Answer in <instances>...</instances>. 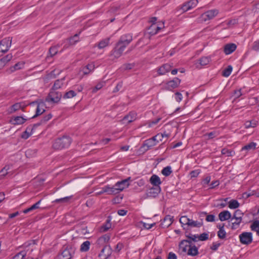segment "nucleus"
I'll return each instance as SVG.
<instances>
[{"label": "nucleus", "instance_id": "obj_21", "mask_svg": "<svg viewBox=\"0 0 259 259\" xmlns=\"http://www.w3.org/2000/svg\"><path fill=\"white\" fill-rule=\"evenodd\" d=\"M27 118H25L22 116H15L11 119V122L14 125H20L24 123Z\"/></svg>", "mask_w": 259, "mask_h": 259}, {"label": "nucleus", "instance_id": "obj_23", "mask_svg": "<svg viewBox=\"0 0 259 259\" xmlns=\"http://www.w3.org/2000/svg\"><path fill=\"white\" fill-rule=\"evenodd\" d=\"M156 145V142L155 141L154 138L152 137V138L145 141L143 146L144 147H146L147 150H148Z\"/></svg>", "mask_w": 259, "mask_h": 259}, {"label": "nucleus", "instance_id": "obj_57", "mask_svg": "<svg viewBox=\"0 0 259 259\" xmlns=\"http://www.w3.org/2000/svg\"><path fill=\"white\" fill-rule=\"evenodd\" d=\"M255 191H252L250 192H245L243 194V197L248 198L251 196H255Z\"/></svg>", "mask_w": 259, "mask_h": 259}, {"label": "nucleus", "instance_id": "obj_1", "mask_svg": "<svg viewBox=\"0 0 259 259\" xmlns=\"http://www.w3.org/2000/svg\"><path fill=\"white\" fill-rule=\"evenodd\" d=\"M132 40L133 36L131 34H125L121 35L115 48L112 51L111 56H113L114 58L116 59L120 57L125 48Z\"/></svg>", "mask_w": 259, "mask_h": 259}, {"label": "nucleus", "instance_id": "obj_34", "mask_svg": "<svg viewBox=\"0 0 259 259\" xmlns=\"http://www.w3.org/2000/svg\"><path fill=\"white\" fill-rule=\"evenodd\" d=\"M229 207L231 209H236L239 206V203L234 199L230 200L229 203Z\"/></svg>", "mask_w": 259, "mask_h": 259}, {"label": "nucleus", "instance_id": "obj_64", "mask_svg": "<svg viewBox=\"0 0 259 259\" xmlns=\"http://www.w3.org/2000/svg\"><path fill=\"white\" fill-rule=\"evenodd\" d=\"M177 257L175 253L170 252L168 253L167 259H177Z\"/></svg>", "mask_w": 259, "mask_h": 259}, {"label": "nucleus", "instance_id": "obj_58", "mask_svg": "<svg viewBox=\"0 0 259 259\" xmlns=\"http://www.w3.org/2000/svg\"><path fill=\"white\" fill-rule=\"evenodd\" d=\"M175 96H176L175 99L177 102H180V101H182V98H183V96L180 93H179V92L176 93Z\"/></svg>", "mask_w": 259, "mask_h": 259}, {"label": "nucleus", "instance_id": "obj_45", "mask_svg": "<svg viewBox=\"0 0 259 259\" xmlns=\"http://www.w3.org/2000/svg\"><path fill=\"white\" fill-rule=\"evenodd\" d=\"M10 166L9 165L5 166L0 171L1 176L5 177L7 175H8L10 172L8 170L10 169Z\"/></svg>", "mask_w": 259, "mask_h": 259}, {"label": "nucleus", "instance_id": "obj_42", "mask_svg": "<svg viewBox=\"0 0 259 259\" xmlns=\"http://www.w3.org/2000/svg\"><path fill=\"white\" fill-rule=\"evenodd\" d=\"M36 153V150L35 149H27L25 152V155L27 157H31L35 155Z\"/></svg>", "mask_w": 259, "mask_h": 259}, {"label": "nucleus", "instance_id": "obj_47", "mask_svg": "<svg viewBox=\"0 0 259 259\" xmlns=\"http://www.w3.org/2000/svg\"><path fill=\"white\" fill-rule=\"evenodd\" d=\"M250 228L252 231L256 232L259 230V221H255L251 224Z\"/></svg>", "mask_w": 259, "mask_h": 259}, {"label": "nucleus", "instance_id": "obj_15", "mask_svg": "<svg viewBox=\"0 0 259 259\" xmlns=\"http://www.w3.org/2000/svg\"><path fill=\"white\" fill-rule=\"evenodd\" d=\"M24 107L25 105L24 103H16L9 108L8 109V112L9 114H12L20 109L23 110Z\"/></svg>", "mask_w": 259, "mask_h": 259}, {"label": "nucleus", "instance_id": "obj_22", "mask_svg": "<svg viewBox=\"0 0 259 259\" xmlns=\"http://www.w3.org/2000/svg\"><path fill=\"white\" fill-rule=\"evenodd\" d=\"M172 221L173 217L167 215L165 217L161 224L163 227H168L172 223Z\"/></svg>", "mask_w": 259, "mask_h": 259}, {"label": "nucleus", "instance_id": "obj_39", "mask_svg": "<svg viewBox=\"0 0 259 259\" xmlns=\"http://www.w3.org/2000/svg\"><path fill=\"white\" fill-rule=\"evenodd\" d=\"M73 196L71 195L69 196L65 197L60 199H57L55 200V202L58 203H67L72 198Z\"/></svg>", "mask_w": 259, "mask_h": 259}, {"label": "nucleus", "instance_id": "obj_28", "mask_svg": "<svg viewBox=\"0 0 259 259\" xmlns=\"http://www.w3.org/2000/svg\"><path fill=\"white\" fill-rule=\"evenodd\" d=\"M107 189H108V194L109 195H115L119 193V192L115 186L114 185L112 187H110L109 185H107Z\"/></svg>", "mask_w": 259, "mask_h": 259}, {"label": "nucleus", "instance_id": "obj_55", "mask_svg": "<svg viewBox=\"0 0 259 259\" xmlns=\"http://www.w3.org/2000/svg\"><path fill=\"white\" fill-rule=\"evenodd\" d=\"M104 82H100L97 84L96 87L93 89V92H96L97 91L101 89L104 85Z\"/></svg>", "mask_w": 259, "mask_h": 259}, {"label": "nucleus", "instance_id": "obj_30", "mask_svg": "<svg viewBox=\"0 0 259 259\" xmlns=\"http://www.w3.org/2000/svg\"><path fill=\"white\" fill-rule=\"evenodd\" d=\"M258 122L255 120H252L251 121H247L245 122L244 125L246 128L250 127H254L257 124Z\"/></svg>", "mask_w": 259, "mask_h": 259}, {"label": "nucleus", "instance_id": "obj_49", "mask_svg": "<svg viewBox=\"0 0 259 259\" xmlns=\"http://www.w3.org/2000/svg\"><path fill=\"white\" fill-rule=\"evenodd\" d=\"M164 137V135L162 134H158L155 136L153 137L154 140L155 142H156V144L159 142L160 141H161L162 140V138Z\"/></svg>", "mask_w": 259, "mask_h": 259}, {"label": "nucleus", "instance_id": "obj_60", "mask_svg": "<svg viewBox=\"0 0 259 259\" xmlns=\"http://www.w3.org/2000/svg\"><path fill=\"white\" fill-rule=\"evenodd\" d=\"M215 216L213 214H208L206 216V221L209 222H212L214 221Z\"/></svg>", "mask_w": 259, "mask_h": 259}, {"label": "nucleus", "instance_id": "obj_24", "mask_svg": "<svg viewBox=\"0 0 259 259\" xmlns=\"http://www.w3.org/2000/svg\"><path fill=\"white\" fill-rule=\"evenodd\" d=\"M110 38L107 37L101 40L97 45L99 49H102L109 45Z\"/></svg>", "mask_w": 259, "mask_h": 259}, {"label": "nucleus", "instance_id": "obj_40", "mask_svg": "<svg viewBox=\"0 0 259 259\" xmlns=\"http://www.w3.org/2000/svg\"><path fill=\"white\" fill-rule=\"evenodd\" d=\"M52 117V115L51 114H48L46 116H44L43 118L41 120L40 123L34 124L33 126L36 127L38 125H39L40 124H43L47 122L48 120H49Z\"/></svg>", "mask_w": 259, "mask_h": 259}, {"label": "nucleus", "instance_id": "obj_52", "mask_svg": "<svg viewBox=\"0 0 259 259\" xmlns=\"http://www.w3.org/2000/svg\"><path fill=\"white\" fill-rule=\"evenodd\" d=\"M222 154H223V155H226L227 156H231L232 155V151L227 149H226V148H224L222 150Z\"/></svg>", "mask_w": 259, "mask_h": 259}, {"label": "nucleus", "instance_id": "obj_9", "mask_svg": "<svg viewBox=\"0 0 259 259\" xmlns=\"http://www.w3.org/2000/svg\"><path fill=\"white\" fill-rule=\"evenodd\" d=\"M74 252L72 248H66L58 255V259H71Z\"/></svg>", "mask_w": 259, "mask_h": 259}, {"label": "nucleus", "instance_id": "obj_8", "mask_svg": "<svg viewBox=\"0 0 259 259\" xmlns=\"http://www.w3.org/2000/svg\"><path fill=\"white\" fill-rule=\"evenodd\" d=\"M61 97V93L52 91L46 98V101L48 102L57 103L59 101Z\"/></svg>", "mask_w": 259, "mask_h": 259}, {"label": "nucleus", "instance_id": "obj_29", "mask_svg": "<svg viewBox=\"0 0 259 259\" xmlns=\"http://www.w3.org/2000/svg\"><path fill=\"white\" fill-rule=\"evenodd\" d=\"M256 143L254 142H251L248 144L244 146L242 148L241 150H254L256 148Z\"/></svg>", "mask_w": 259, "mask_h": 259}, {"label": "nucleus", "instance_id": "obj_18", "mask_svg": "<svg viewBox=\"0 0 259 259\" xmlns=\"http://www.w3.org/2000/svg\"><path fill=\"white\" fill-rule=\"evenodd\" d=\"M45 104L44 102H39L37 104V108L36 109V114L32 118H34L39 115H41L45 111Z\"/></svg>", "mask_w": 259, "mask_h": 259}, {"label": "nucleus", "instance_id": "obj_4", "mask_svg": "<svg viewBox=\"0 0 259 259\" xmlns=\"http://www.w3.org/2000/svg\"><path fill=\"white\" fill-rule=\"evenodd\" d=\"M12 44V38L6 37L0 41V56L7 52Z\"/></svg>", "mask_w": 259, "mask_h": 259}, {"label": "nucleus", "instance_id": "obj_36", "mask_svg": "<svg viewBox=\"0 0 259 259\" xmlns=\"http://www.w3.org/2000/svg\"><path fill=\"white\" fill-rule=\"evenodd\" d=\"M199 61L201 66H205L209 64L210 61V58L208 57H203L199 59Z\"/></svg>", "mask_w": 259, "mask_h": 259}, {"label": "nucleus", "instance_id": "obj_44", "mask_svg": "<svg viewBox=\"0 0 259 259\" xmlns=\"http://www.w3.org/2000/svg\"><path fill=\"white\" fill-rule=\"evenodd\" d=\"M232 71V67L229 65L223 71V75L225 77H228L231 74Z\"/></svg>", "mask_w": 259, "mask_h": 259}, {"label": "nucleus", "instance_id": "obj_37", "mask_svg": "<svg viewBox=\"0 0 259 259\" xmlns=\"http://www.w3.org/2000/svg\"><path fill=\"white\" fill-rule=\"evenodd\" d=\"M162 174L165 176L167 177L169 176L172 173L171 168L169 166H167L164 167L161 171Z\"/></svg>", "mask_w": 259, "mask_h": 259}, {"label": "nucleus", "instance_id": "obj_17", "mask_svg": "<svg viewBox=\"0 0 259 259\" xmlns=\"http://www.w3.org/2000/svg\"><path fill=\"white\" fill-rule=\"evenodd\" d=\"M136 118V113L134 112H131L128 115L124 117V118L122 119V121L124 123H129L135 120Z\"/></svg>", "mask_w": 259, "mask_h": 259}, {"label": "nucleus", "instance_id": "obj_19", "mask_svg": "<svg viewBox=\"0 0 259 259\" xmlns=\"http://www.w3.org/2000/svg\"><path fill=\"white\" fill-rule=\"evenodd\" d=\"M150 183L154 186V187H160V185L161 184V181L159 177L156 175H153L149 180Z\"/></svg>", "mask_w": 259, "mask_h": 259}, {"label": "nucleus", "instance_id": "obj_46", "mask_svg": "<svg viewBox=\"0 0 259 259\" xmlns=\"http://www.w3.org/2000/svg\"><path fill=\"white\" fill-rule=\"evenodd\" d=\"M58 46H53L50 48L49 49V53L51 57L55 55L58 52Z\"/></svg>", "mask_w": 259, "mask_h": 259}, {"label": "nucleus", "instance_id": "obj_33", "mask_svg": "<svg viewBox=\"0 0 259 259\" xmlns=\"http://www.w3.org/2000/svg\"><path fill=\"white\" fill-rule=\"evenodd\" d=\"M111 227V224L109 220H107L105 224H104L101 228V231L103 232H106Z\"/></svg>", "mask_w": 259, "mask_h": 259}, {"label": "nucleus", "instance_id": "obj_11", "mask_svg": "<svg viewBox=\"0 0 259 259\" xmlns=\"http://www.w3.org/2000/svg\"><path fill=\"white\" fill-rule=\"evenodd\" d=\"M164 27V23L162 22L159 24L156 23H153L149 27L148 31L149 33L151 35H154L156 34L160 29Z\"/></svg>", "mask_w": 259, "mask_h": 259}, {"label": "nucleus", "instance_id": "obj_38", "mask_svg": "<svg viewBox=\"0 0 259 259\" xmlns=\"http://www.w3.org/2000/svg\"><path fill=\"white\" fill-rule=\"evenodd\" d=\"M63 80H64V78L61 79L60 80L58 79V80H56V81L55 82L54 85L53 87V90H57L58 89H60L63 84Z\"/></svg>", "mask_w": 259, "mask_h": 259}, {"label": "nucleus", "instance_id": "obj_26", "mask_svg": "<svg viewBox=\"0 0 259 259\" xmlns=\"http://www.w3.org/2000/svg\"><path fill=\"white\" fill-rule=\"evenodd\" d=\"M91 245V242L89 241H85L83 242L81 245L80 248V250L81 252H86L88 251Z\"/></svg>", "mask_w": 259, "mask_h": 259}, {"label": "nucleus", "instance_id": "obj_54", "mask_svg": "<svg viewBox=\"0 0 259 259\" xmlns=\"http://www.w3.org/2000/svg\"><path fill=\"white\" fill-rule=\"evenodd\" d=\"M78 34H76L73 37H71L70 39V42L71 44H74L75 42L78 41Z\"/></svg>", "mask_w": 259, "mask_h": 259}, {"label": "nucleus", "instance_id": "obj_6", "mask_svg": "<svg viewBox=\"0 0 259 259\" xmlns=\"http://www.w3.org/2000/svg\"><path fill=\"white\" fill-rule=\"evenodd\" d=\"M240 242L243 244L248 245L252 242V234L251 232H243L239 235Z\"/></svg>", "mask_w": 259, "mask_h": 259}, {"label": "nucleus", "instance_id": "obj_50", "mask_svg": "<svg viewBox=\"0 0 259 259\" xmlns=\"http://www.w3.org/2000/svg\"><path fill=\"white\" fill-rule=\"evenodd\" d=\"M208 238V234L203 233L200 235H198V240L200 241H205Z\"/></svg>", "mask_w": 259, "mask_h": 259}, {"label": "nucleus", "instance_id": "obj_31", "mask_svg": "<svg viewBox=\"0 0 259 259\" xmlns=\"http://www.w3.org/2000/svg\"><path fill=\"white\" fill-rule=\"evenodd\" d=\"M202 223L198 221H193L190 219L189 222L188 223L187 226L191 227H198L199 228L202 226Z\"/></svg>", "mask_w": 259, "mask_h": 259}, {"label": "nucleus", "instance_id": "obj_3", "mask_svg": "<svg viewBox=\"0 0 259 259\" xmlns=\"http://www.w3.org/2000/svg\"><path fill=\"white\" fill-rule=\"evenodd\" d=\"M71 139L67 136H63L57 139L54 143L53 146L56 149H61L68 147L71 143Z\"/></svg>", "mask_w": 259, "mask_h": 259}, {"label": "nucleus", "instance_id": "obj_62", "mask_svg": "<svg viewBox=\"0 0 259 259\" xmlns=\"http://www.w3.org/2000/svg\"><path fill=\"white\" fill-rule=\"evenodd\" d=\"M252 49L255 51H259V40L253 43Z\"/></svg>", "mask_w": 259, "mask_h": 259}, {"label": "nucleus", "instance_id": "obj_51", "mask_svg": "<svg viewBox=\"0 0 259 259\" xmlns=\"http://www.w3.org/2000/svg\"><path fill=\"white\" fill-rule=\"evenodd\" d=\"M25 256V253L24 251H21L19 253L15 255L13 259H23Z\"/></svg>", "mask_w": 259, "mask_h": 259}, {"label": "nucleus", "instance_id": "obj_13", "mask_svg": "<svg viewBox=\"0 0 259 259\" xmlns=\"http://www.w3.org/2000/svg\"><path fill=\"white\" fill-rule=\"evenodd\" d=\"M161 191L160 187H153L146 193L147 197H156Z\"/></svg>", "mask_w": 259, "mask_h": 259}, {"label": "nucleus", "instance_id": "obj_14", "mask_svg": "<svg viewBox=\"0 0 259 259\" xmlns=\"http://www.w3.org/2000/svg\"><path fill=\"white\" fill-rule=\"evenodd\" d=\"M171 68L172 66L170 64L168 63L164 64L158 68V74L159 75H164L166 73L169 72L171 70Z\"/></svg>", "mask_w": 259, "mask_h": 259}, {"label": "nucleus", "instance_id": "obj_7", "mask_svg": "<svg viewBox=\"0 0 259 259\" xmlns=\"http://www.w3.org/2000/svg\"><path fill=\"white\" fill-rule=\"evenodd\" d=\"M181 81L180 79L178 77H175L172 80L166 82L165 89L167 90L172 91L179 86Z\"/></svg>", "mask_w": 259, "mask_h": 259}, {"label": "nucleus", "instance_id": "obj_35", "mask_svg": "<svg viewBox=\"0 0 259 259\" xmlns=\"http://www.w3.org/2000/svg\"><path fill=\"white\" fill-rule=\"evenodd\" d=\"M226 233L224 229V226H219V230L218 232V236L220 239H224L226 237Z\"/></svg>", "mask_w": 259, "mask_h": 259}, {"label": "nucleus", "instance_id": "obj_41", "mask_svg": "<svg viewBox=\"0 0 259 259\" xmlns=\"http://www.w3.org/2000/svg\"><path fill=\"white\" fill-rule=\"evenodd\" d=\"M76 95V94L74 91L70 90V91L66 92L64 94L63 98L65 99H69V98H73V97H75Z\"/></svg>", "mask_w": 259, "mask_h": 259}, {"label": "nucleus", "instance_id": "obj_10", "mask_svg": "<svg viewBox=\"0 0 259 259\" xmlns=\"http://www.w3.org/2000/svg\"><path fill=\"white\" fill-rule=\"evenodd\" d=\"M131 178L128 177L126 179L122 180L121 181L117 182L115 185L119 192L122 191L124 189L128 187L130 184L129 181L131 180Z\"/></svg>", "mask_w": 259, "mask_h": 259}, {"label": "nucleus", "instance_id": "obj_32", "mask_svg": "<svg viewBox=\"0 0 259 259\" xmlns=\"http://www.w3.org/2000/svg\"><path fill=\"white\" fill-rule=\"evenodd\" d=\"M243 216V213L242 212V211L240 210L237 209L234 213L233 217V218H231V221L234 220V219H237L242 220Z\"/></svg>", "mask_w": 259, "mask_h": 259}, {"label": "nucleus", "instance_id": "obj_61", "mask_svg": "<svg viewBox=\"0 0 259 259\" xmlns=\"http://www.w3.org/2000/svg\"><path fill=\"white\" fill-rule=\"evenodd\" d=\"M187 237L190 240L193 241H196L197 239H198V235H190L187 236Z\"/></svg>", "mask_w": 259, "mask_h": 259}, {"label": "nucleus", "instance_id": "obj_12", "mask_svg": "<svg viewBox=\"0 0 259 259\" xmlns=\"http://www.w3.org/2000/svg\"><path fill=\"white\" fill-rule=\"evenodd\" d=\"M197 4V0H191L187 3H184L182 6L181 9L182 10L183 12H185L195 7Z\"/></svg>", "mask_w": 259, "mask_h": 259}, {"label": "nucleus", "instance_id": "obj_48", "mask_svg": "<svg viewBox=\"0 0 259 259\" xmlns=\"http://www.w3.org/2000/svg\"><path fill=\"white\" fill-rule=\"evenodd\" d=\"M235 221L232 223V229L235 230L238 228L239 226L240 225V223L242 222V220L237 219H234Z\"/></svg>", "mask_w": 259, "mask_h": 259}, {"label": "nucleus", "instance_id": "obj_63", "mask_svg": "<svg viewBox=\"0 0 259 259\" xmlns=\"http://www.w3.org/2000/svg\"><path fill=\"white\" fill-rule=\"evenodd\" d=\"M242 95L241 89L234 91V96L235 98H238Z\"/></svg>", "mask_w": 259, "mask_h": 259}, {"label": "nucleus", "instance_id": "obj_27", "mask_svg": "<svg viewBox=\"0 0 259 259\" xmlns=\"http://www.w3.org/2000/svg\"><path fill=\"white\" fill-rule=\"evenodd\" d=\"M95 65L94 63L89 64L83 68V73L84 74H88L93 71Z\"/></svg>", "mask_w": 259, "mask_h": 259}, {"label": "nucleus", "instance_id": "obj_16", "mask_svg": "<svg viewBox=\"0 0 259 259\" xmlns=\"http://www.w3.org/2000/svg\"><path fill=\"white\" fill-rule=\"evenodd\" d=\"M237 48L235 44L230 43L225 45L224 47V52L226 55H229L234 52Z\"/></svg>", "mask_w": 259, "mask_h": 259}, {"label": "nucleus", "instance_id": "obj_25", "mask_svg": "<svg viewBox=\"0 0 259 259\" xmlns=\"http://www.w3.org/2000/svg\"><path fill=\"white\" fill-rule=\"evenodd\" d=\"M24 66V63L23 62H19L14 66H11L10 68V70L11 72H14L16 70L22 69Z\"/></svg>", "mask_w": 259, "mask_h": 259}, {"label": "nucleus", "instance_id": "obj_43", "mask_svg": "<svg viewBox=\"0 0 259 259\" xmlns=\"http://www.w3.org/2000/svg\"><path fill=\"white\" fill-rule=\"evenodd\" d=\"M190 221V219L188 218L187 216L184 215L182 216L180 219V222L182 224V226L183 227L184 225H187L188 223Z\"/></svg>", "mask_w": 259, "mask_h": 259}, {"label": "nucleus", "instance_id": "obj_53", "mask_svg": "<svg viewBox=\"0 0 259 259\" xmlns=\"http://www.w3.org/2000/svg\"><path fill=\"white\" fill-rule=\"evenodd\" d=\"M200 172V170L199 169H197L191 171L190 175L191 178H196L199 175Z\"/></svg>", "mask_w": 259, "mask_h": 259}, {"label": "nucleus", "instance_id": "obj_2", "mask_svg": "<svg viewBox=\"0 0 259 259\" xmlns=\"http://www.w3.org/2000/svg\"><path fill=\"white\" fill-rule=\"evenodd\" d=\"M179 248L182 252H187L188 255L193 256L198 254V248L194 245H191L190 240H182L179 244Z\"/></svg>", "mask_w": 259, "mask_h": 259}, {"label": "nucleus", "instance_id": "obj_20", "mask_svg": "<svg viewBox=\"0 0 259 259\" xmlns=\"http://www.w3.org/2000/svg\"><path fill=\"white\" fill-rule=\"evenodd\" d=\"M219 218L221 221H227L231 218V214L229 211L224 210L219 213Z\"/></svg>", "mask_w": 259, "mask_h": 259}, {"label": "nucleus", "instance_id": "obj_5", "mask_svg": "<svg viewBox=\"0 0 259 259\" xmlns=\"http://www.w3.org/2000/svg\"><path fill=\"white\" fill-rule=\"evenodd\" d=\"M219 13V11L217 9H212L208 10L201 15L200 17V20L201 21L205 22L206 21L212 19L218 15Z\"/></svg>", "mask_w": 259, "mask_h": 259}, {"label": "nucleus", "instance_id": "obj_59", "mask_svg": "<svg viewBox=\"0 0 259 259\" xmlns=\"http://www.w3.org/2000/svg\"><path fill=\"white\" fill-rule=\"evenodd\" d=\"M155 225V223H152V224H148V223H143V227L144 228L148 229V230L151 229L152 227H153Z\"/></svg>", "mask_w": 259, "mask_h": 259}, {"label": "nucleus", "instance_id": "obj_56", "mask_svg": "<svg viewBox=\"0 0 259 259\" xmlns=\"http://www.w3.org/2000/svg\"><path fill=\"white\" fill-rule=\"evenodd\" d=\"M32 135V133L28 132L27 131H25L21 136L22 138L27 139Z\"/></svg>", "mask_w": 259, "mask_h": 259}]
</instances>
